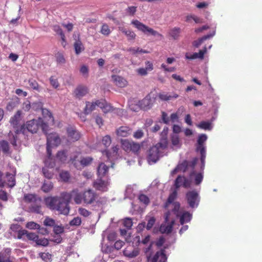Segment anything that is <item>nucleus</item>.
<instances>
[{"label": "nucleus", "mask_w": 262, "mask_h": 262, "mask_svg": "<svg viewBox=\"0 0 262 262\" xmlns=\"http://www.w3.org/2000/svg\"><path fill=\"white\" fill-rule=\"evenodd\" d=\"M215 31H214L211 33H210L209 34H207L206 35L203 36L202 37L199 38L198 40L195 41L194 42L193 45L195 47H199L203 43V42L204 40L213 37L215 35Z\"/></svg>", "instance_id": "nucleus-33"}, {"label": "nucleus", "mask_w": 262, "mask_h": 262, "mask_svg": "<svg viewBox=\"0 0 262 262\" xmlns=\"http://www.w3.org/2000/svg\"><path fill=\"white\" fill-rule=\"evenodd\" d=\"M144 133L142 129H139L133 134V137L137 139H139L144 136Z\"/></svg>", "instance_id": "nucleus-64"}, {"label": "nucleus", "mask_w": 262, "mask_h": 262, "mask_svg": "<svg viewBox=\"0 0 262 262\" xmlns=\"http://www.w3.org/2000/svg\"><path fill=\"white\" fill-rule=\"evenodd\" d=\"M184 181V176H179L174 181V186L177 189L180 187L181 186H183V183Z\"/></svg>", "instance_id": "nucleus-53"}, {"label": "nucleus", "mask_w": 262, "mask_h": 262, "mask_svg": "<svg viewBox=\"0 0 262 262\" xmlns=\"http://www.w3.org/2000/svg\"><path fill=\"white\" fill-rule=\"evenodd\" d=\"M41 122V118L28 121L26 122V128L29 132L32 133H36L39 128V123Z\"/></svg>", "instance_id": "nucleus-9"}, {"label": "nucleus", "mask_w": 262, "mask_h": 262, "mask_svg": "<svg viewBox=\"0 0 262 262\" xmlns=\"http://www.w3.org/2000/svg\"><path fill=\"white\" fill-rule=\"evenodd\" d=\"M59 196H47L44 198V203L46 206L51 210H55L57 206Z\"/></svg>", "instance_id": "nucleus-11"}, {"label": "nucleus", "mask_w": 262, "mask_h": 262, "mask_svg": "<svg viewBox=\"0 0 262 262\" xmlns=\"http://www.w3.org/2000/svg\"><path fill=\"white\" fill-rule=\"evenodd\" d=\"M42 171L43 176L46 178H47L48 179H51L53 178V173L50 171L48 169L47 167H43L42 169Z\"/></svg>", "instance_id": "nucleus-56"}, {"label": "nucleus", "mask_w": 262, "mask_h": 262, "mask_svg": "<svg viewBox=\"0 0 262 262\" xmlns=\"http://www.w3.org/2000/svg\"><path fill=\"white\" fill-rule=\"evenodd\" d=\"M167 258L165 250L161 249L156 252L151 262H166Z\"/></svg>", "instance_id": "nucleus-14"}, {"label": "nucleus", "mask_w": 262, "mask_h": 262, "mask_svg": "<svg viewBox=\"0 0 262 262\" xmlns=\"http://www.w3.org/2000/svg\"><path fill=\"white\" fill-rule=\"evenodd\" d=\"M118 29L126 35L128 40H133L136 38V34L133 31L127 30L123 26H119Z\"/></svg>", "instance_id": "nucleus-18"}, {"label": "nucleus", "mask_w": 262, "mask_h": 262, "mask_svg": "<svg viewBox=\"0 0 262 262\" xmlns=\"http://www.w3.org/2000/svg\"><path fill=\"white\" fill-rule=\"evenodd\" d=\"M26 235L27 238L29 240L36 242V240L38 239V235L34 233H29L26 230H19L17 233V238L18 239H21L23 236Z\"/></svg>", "instance_id": "nucleus-13"}, {"label": "nucleus", "mask_w": 262, "mask_h": 262, "mask_svg": "<svg viewBox=\"0 0 262 262\" xmlns=\"http://www.w3.org/2000/svg\"><path fill=\"white\" fill-rule=\"evenodd\" d=\"M131 25L135 27L138 30L142 32L145 35H151L152 36H158L160 38H162L163 37L162 34H160L158 31L144 25L137 19H134L132 20Z\"/></svg>", "instance_id": "nucleus-2"}, {"label": "nucleus", "mask_w": 262, "mask_h": 262, "mask_svg": "<svg viewBox=\"0 0 262 262\" xmlns=\"http://www.w3.org/2000/svg\"><path fill=\"white\" fill-rule=\"evenodd\" d=\"M68 157V151L67 150H62L58 151L56 154V158L60 162L64 163Z\"/></svg>", "instance_id": "nucleus-35"}, {"label": "nucleus", "mask_w": 262, "mask_h": 262, "mask_svg": "<svg viewBox=\"0 0 262 262\" xmlns=\"http://www.w3.org/2000/svg\"><path fill=\"white\" fill-rule=\"evenodd\" d=\"M139 252L137 249H133L130 250L128 248H125L123 251L124 256L129 258H133L138 255Z\"/></svg>", "instance_id": "nucleus-29"}, {"label": "nucleus", "mask_w": 262, "mask_h": 262, "mask_svg": "<svg viewBox=\"0 0 262 262\" xmlns=\"http://www.w3.org/2000/svg\"><path fill=\"white\" fill-rule=\"evenodd\" d=\"M53 29L57 34H59L60 36L61 39L63 41H66L64 34L63 33L61 28L59 25H56L53 26Z\"/></svg>", "instance_id": "nucleus-42"}, {"label": "nucleus", "mask_w": 262, "mask_h": 262, "mask_svg": "<svg viewBox=\"0 0 262 262\" xmlns=\"http://www.w3.org/2000/svg\"><path fill=\"white\" fill-rule=\"evenodd\" d=\"M78 211L80 215L85 217L91 214V212L90 211L82 207L79 208Z\"/></svg>", "instance_id": "nucleus-58"}, {"label": "nucleus", "mask_w": 262, "mask_h": 262, "mask_svg": "<svg viewBox=\"0 0 262 262\" xmlns=\"http://www.w3.org/2000/svg\"><path fill=\"white\" fill-rule=\"evenodd\" d=\"M158 96L161 100L168 101L173 99H177L179 97V95L176 93H173L172 95H170L164 93H160L159 94Z\"/></svg>", "instance_id": "nucleus-31"}, {"label": "nucleus", "mask_w": 262, "mask_h": 262, "mask_svg": "<svg viewBox=\"0 0 262 262\" xmlns=\"http://www.w3.org/2000/svg\"><path fill=\"white\" fill-rule=\"evenodd\" d=\"M95 102L96 106L99 107L104 113H107L113 110V107L105 100H97Z\"/></svg>", "instance_id": "nucleus-12"}, {"label": "nucleus", "mask_w": 262, "mask_h": 262, "mask_svg": "<svg viewBox=\"0 0 262 262\" xmlns=\"http://www.w3.org/2000/svg\"><path fill=\"white\" fill-rule=\"evenodd\" d=\"M20 111H18L10 119V122L14 127H17V125L19 124L20 121Z\"/></svg>", "instance_id": "nucleus-30"}, {"label": "nucleus", "mask_w": 262, "mask_h": 262, "mask_svg": "<svg viewBox=\"0 0 262 262\" xmlns=\"http://www.w3.org/2000/svg\"><path fill=\"white\" fill-rule=\"evenodd\" d=\"M141 108L147 110L150 108L152 105V101L150 95H147L143 99L139 102Z\"/></svg>", "instance_id": "nucleus-15"}, {"label": "nucleus", "mask_w": 262, "mask_h": 262, "mask_svg": "<svg viewBox=\"0 0 262 262\" xmlns=\"http://www.w3.org/2000/svg\"><path fill=\"white\" fill-rule=\"evenodd\" d=\"M138 199L140 202L143 203L145 206L148 205L150 203V200L149 198L144 194H141L139 195Z\"/></svg>", "instance_id": "nucleus-47"}, {"label": "nucleus", "mask_w": 262, "mask_h": 262, "mask_svg": "<svg viewBox=\"0 0 262 262\" xmlns=\"http://www.w3.org/2000/svg\"><path fill=\"white\" fill-rule=\"evenodd\" d=\"M131 129L128 126H121L117 130V134L121 137H127L130 134Z\"/></svg>", "instance_id": "nucleus-27"}, {"label": "nucleus", "mask_w": 262, "mask_h": 262, "mask_svg": "<svg viewBox=\"0 0 262 262\" xmlns=\"http://www.w3.org/2000/svg\"><path fill=\"white\" fill-rule=\"evenodd\" d=\"M74 48L76 55H79L84 50V47L81 41L78 39L74 43Z\"/></svg>", "instance_id": "nucleus-32"}, {"label": "nucleus", "mask_w": 262, "mask_h": 262, "mask_svg": "<svg viewBox=\"0 0 262 262\" xmlns=\"http://www.w3.org/2000/svg\"><path fill=\"white\" fill-rule=\"evenodd\" d=\"M109 167L104 163H101L97 168V173L99 178H102L108 172Z\"/></svg>", "instance_id": "nucleus-24"}, {"label": "nucleus", "mask_w": 262, "mask_h": 262, "mask_svg": "<svg viewBox=\"0 0 262 262\" xmlns=\"http://www.w3.org/2000/svg\"><path fill=\"white\" fill-rule=\"evenodd\" d=\"M121 144L123 149L126 151H132L136 154L138 153L141 146L139 143L127 139L122 140Z\"/></svg>", "instance_id": "nucleus-5"}, {"label": "nucleus", "mask_w": 262, "mask_h": 262, "mask_svg": "<svg viewBox=\"0 0 262 262\" xmlns=\"http://www.w3.org/2000/svg\"><path fill=\"white\" fill-rule=\"evenodd\" d=\"M118 150L119 146L116 145L112 147V152H110L108 150H104L103 152V154L106 155L108 159H110V158L112 157V155L113 156H116L117 155Z\"/></svg>", "instance_id": "nucleus-37"}, {"label": "nucleus", "mask_w": 262, "mask_h": 262, "mask_svg": "<svg viewBox=\"0 0 262 262\" xmlns=\"http://www.w3.org/2000/svg\"><path fill=\"white\" fill-rule=\"evenodd\" d=\"M35 243L38 245H40L42 246H47L49 244L48 240L46 238H39L38 237V239L36 240Z\"/></svg>", "instance_id": "nucleus-59"}, {"label": "nucleus", "mask_w": 262, "mask_h": 262, "mask_svg": "<svg viewBox=\"0 0 262 262\" xmlns=\"http://www.w3.org/2000/svg\"><path fill=\"white\" fill-rule=\"evenodd\" d=\"M178 166L180 171L185 172L189 168V161L184 160Z\"/></svg>", "instance_id": "nucleus-46"}, {"label": "nucleus", "mask_w": 262, "mask_h": 262, "mask_svg": "<svg viewBox=\"0 0 262 262\" xmlns=\"http://www.w3.org/2000/svg\"><path fill=\"white\" fill-rule=\"evenodd\" d=\"M6 185L10 188H12L15 185V175L9 172H7L5 176Z\"/></svg>", "instance_id": "nucleus-23"}, {"label": "nucleus", "mask_w": 262, "mask_h": 262, "mask_svg": "<svg viewBox=\"0 0 262 262\" xmlns=\"http://www.w3.org/2000/svg\"><path fill=\"white\" fill-rule=\"evenodd\" d=\"M88 93V89L83 85H79L74 91L75 97L80 99Z\"/></svg>", "instance_id": "nucleus-17"}, {"label": "nucleus", "mask_w": 262, "mask_h": 262, "mask_svg": "<svg viewBox=\"0 0 262 262\" xmlns=\"http://www.w3.org/2000/svg\"><path fill=\"white\" fill-rule=\"evenodd\" d=\"M53 188V184L51 182L45 181L41 186V190L45 193L50 192Z\"/></svg>", "instance_id": "nucleus-38"}, {"label": "nucleus", "mask_w": 262, "mask_h": 262, "mask_svg": "<svg viewBox=\"0 0 262 262\" xmlns=\"http://www.w3.org/2000/svg\"><path fill=\"white\" fill-rule=\"evenodd\" d=\"M111 141V137L108 135L104 136L102 140L103 144L106 147L110 145Z\"/></svg>", "instance_id": "nucleus-62"}, {"label": "nucleus", "mask_w": 262, "mask_h": 262, "mask_svg": "<svg viewBox=\"0 0 262 262\" xmlns=\"http://www.w3.org/2000/svg\"><path fill=\"white\" fill-rule=\"evenodd\" d=\"M98 195L94 190L89 189L83 192V203L86 205L94 203L98 199Z\"/></svg>", "instance_id": "nucleus-8"}, {"label": "nucleus", "mask_w": 262, "mask_h": 262, "mask_svg": "<svg viewBox=\"0 0 262 262\" xmlns=\"http://www.w3.org/2000/svg\"><path fill=\"white\" fill-rule=\"evenodd\" d=\"M177 196V190H174L169 195L168 199L165 203V207H168L169 205L172 203L174 200L176 199Z\"/></svg>", "instance_id": "nucleus-39"}, {"label": "nucleus", "mask_w": 262, "mask_h": 262, "mask_svg": "<svg viewBox=\"0 0 262 262\" xmlns=\"http://www.w3.org/2000/svg\"><path fill=\"white\" fill-rule=\"evenodd\" d=\"M174 222V221L172 220L167 224H162L160 227V231L162 233L169 234L171 233L172 230Z\"/></svg>", "instance_id": "nucleus-20"}, {"label": "nucleus", "mask_w": 262, "mask_h": 262, "mask_svg": "<svg viewBox=\"0 0 262 262\" xmlns=\"http://www.w3.org/2000/svg\"><path fill=\"white\" fill-rule=\"evenodd\" d=\"M112 79L115 84L119 87L123 88L127 84L126 80L121 76L113 75Z\"/></svg>", "instance_id": "nucleus-25"}, {"label": "nucleus", "mask_w": 262, "mask_h": 262, "mask_svg": "<svg viewBox=\"0 0 262 262\" xmlns=\"http://www.w3.org/2000/svg\"><path fill=\"white\" fill-rule=\"evenodd\" d=\"M28 82L29 84V87H28V88H31L37 91H39V84L35 79L32 78L29 79Z\"/></svg>", "instance_id": "nucleus-40"}, {"label": "nucleus", "mask_w": 262, "mask_h": 262, "mask_svg": "<svg viewBox=\"0 0 262 262\" xmlns=\"http://www.w3.org/2000/svg\"><path fill=\"white\" fill-rule=\"evenodd\" d=\"M171 141L173 146L177 147H180L181 143L180 142L179 136L177 135H172L171 137Z\"/></svg>", "instance_id": "nucleus-41"}, {"label": "nucleus", "mask_w": 262, "mask_h": 262, "mask_svg": "<svg viewBox=\"0 0 262 262\" xmlns=\"http://www.w3.org/2000/svg\"><path fill=\"white\" fill-rule=\"evenodd\" d=\"M0 149L5 155L10 156L12 154L9 144L6 140H3L0 141Z\"/></svg>", "instance_id": "nucleus-21"}, {"label": "nucleus", "mask_w": 262, "mask_h": 262, "mask_svg": "<svg viewBox=\"0 0 262 262\" xmlns=\"http://www.w3.org/2000/svg\"><path fill=\"white\" fill-rule=\"evenodd\" d=\"M100 32L104 35H109L111 33V30L110 29L108 26L106 24H103L101 26Z\"/></svg>", "instance_id": "nucleus-49"}, {"label": "nucleus", "mask_w": 262, "mask_h": 262, "mask_svg": "<svg viewBox=\"0 0 262 262\" xmlns=\"http://www.w3.org/2000/svg\"><path fill=\"white\" fill-rule=\"evenodd\" d=\"M47 143L55 146H58L61 143V139L58 134L56 133H52L47 135Z\"/></svg>", "instance_id": "nucleus-10"}, {"label": "nucleus", "mask_w": 262, "mask_h": 262, "mask_svg": "<svg viewBox=\"0 0 262 262\" xmlns=\"http://www.w3.org/2000/svg\"><path fill=\"white\" fill-rule=\"evenodd\" d=\"M26 228L30 229H39L40 228L39 225L34 222H28L26 225Z\"/></svg>", "instance_id": "nucleus-60"}, {"label": "nucleus", "mask_w": 262, "mask_h": 262, "mask_svg": "<svg viewBox=\"0 0 262 262\" xmlns=\"http://www.w3.org/2000/svg\"><path fill=\"white\" fill-rule=\"evenodd\" d=\"M43 224L46 226L54 227L55 221L53 219L47 217L43 221Z\"/></svg>", "instance_id": "nucleus-55"}, {"label": "nucleus", "mask_w": 262, "mask_h": 262, "mask_svg": "<svg viewBox=\"0 0 262 262\" xmlns=\"http://www.w3.org/2000/svg\"><path fill=\"white\" fill-rule=\"evenodd\" d=\"M123 226L127 228L130 229L133 226V221L130 218H125L123 221Z\"/></svg>", "instance_id": "nucleus-57"}, {"label": "nucleus", "mask_w": 262, "mask_h": 262, "mask_svg": "<svg viewBox=\"0 0 262 262\" xmlns=\"http://www.w3.org/2000/svg\"><path fill=\"white\" fill-rule=\"evenodd\" d=\"M192 215L187 211L183 212L180 216V222L181 225H183L185 223L190 221Z\"/></svg>", "instance_id": "nucleus-34"}, {"label": "nucleus", "mask_w": 262, "mask_h": 262, "mask_svg": "<svg viewBox=\"0 0 262 262\" xmlns=\"http://www.w3.org/2000/svg\"><path fill=\"white\" fill-rule=\"evenodd\" d=\"M107 182L102 180V178L97 179L94 183L93 186L98 190L106 191Z\"/></svg>", "instance_id": "nucleus-16"}, {"label": "nucleus", "mask_w": 262, "mask_h": 262, "mask_svg": "<svg viewBox=\"0 0 262 262\" xmlns=\"http://www.w3.org/2000/svg\"><path fill=\"white\" fill-rule=\"evenodd\" d=\"M35 203L30 207L31 211L38 214H42L40 203L37 202Z\"/></svg>", "instance_id": "nucleus-43"}, {"label": "nucleus", "mask_w": 262, "mask_h": 262, "mask_svg": "<svg viewBox=\"0 0 262 262\" xmlns=\"http://www.w3.org/2000/svg\"><path fill=\"white\" fill-rule=\"evenodd\" d=\"M168 128L164 129L162 132V137L160 142L151 147L148 150L147 160L149 163H155L159 160L163 150L166 149L168 146V140L166 137Z\"/></svg>", "instance_id": "nucleus-1"}, {"label": "nucleus", "mask_w": 262, "mask_h": 262, "mask_svg": "<svg viewBox=\"0 0 262 262\" xmlns=\"http://www.w3.org/2000/svg\"><path fill=\"white\" fill-rule=\"evenodd\" d=\"M59 176L62 181L65 182H68L70 178V174L69 172L66 171H61L60 173Z\"/></svg>", "instance_id": "nucleus-52"}, {"label": "nucleus", "mask_w": 262, "mask_h": 262, "mask_svg": "<svg viewBox=\"0 0 262 262\" xmlns=\"http://www.w3.org/2000/svg\"><path fill=\"white\" fill-rule=\"evenodd\" d=\"M63 196L70 202L73 200L77 205L81 204L83 202V192H81L78 188L73 189L70 192L64 191Z\"/></svg>", "instance_id": "nucleus-3"}, {"label": "nucleus", "mask_w": 262, "mask_h": 262, "mask_svg": "<svg viewBox=\"0 0 262 262\" xmlns=\"http://www.w3.org/2000/svg\"><path fill=\"white\" fill-rule=\"evenodd\" d=\"M186 199L188 204L192 208L197 207L200 201L199 193L194 190L189 191L186 193Z\"/></svg>", "instance_id": "nucleus-6"}, {"label": "nucleus", "mask_w": 262, "mask_h": 262, "mask_svg": "<svg viewBox=\"0 0 262 262\" xmlns=\"http://www.w3.org/2000/svg\"><path fill=\"white\" fill-rule=\"evenodd\" d=\"M181 30L179 27H174L170 29L168 32V36L173 40H178L180 37Z\"/></svg>", "instance_id": "nucleus-19"}, {"label": "nucleus", "mask_w": 262, "mask_h": 262, "mask_svg": "<svg viewBox=\"0 0 262 262\" xmlns=\"http://www.w3.org/2000/svg\"><path fill=\"white\" fill-rule=\"evenodd\" d=\"M63 192H61L55 210L58 211L60 214L68 215L69 213L70 207V201L63 198Z\"/></svg>", "instance_id": "nucleus-4"}, {"label": "nucleus", "mask_w": 262, "mask_h": 262, "mask_svg": "<svg viewBox=\"0 0 262 262\" xmlns=\"http://www.w3.org/2000/svg\"><path fill=\"white\" fill-rule=\"evenodd\" d=\"M207 138V136L205 134H202L199 136L198 140V145L196 147V150L199 151L201 154V161L203 166H204L206 158V150L203 143L206 141Z\"/></svg>", "instance_id": "nucleus-7"}, {"label": "nucleus", "mask_w": 262, "mask_h": 262, "mask_svg": "<svg viewBox=\"0 0 262 262\" xmlns=\"http://www.w3.org/2000/svg\"><path fill=\"white\" fill-rule=\"evenodd\" d=\"M68 137L72 141H76L80 139V135L79 133L74 129L73 128H68L67 129Z\"/></svg>", "instance_id": "nucleus-22"}, {"label": "nucleus", "mask_w": 262, "mask_h": 262, "mask_svg": "<svg viewBox=\"0 0 262 262\" xmlns=\"http://www.w3.org/2000/svg\"><path fill=\"white\" fill-rule=\"evenodd\" d=\"M195 174V178H194V183L196 185H198L202 182L203 179V174L201 172L195 173V172L194 171H192L190 174V177H191L192 176Z\"/></svg>", "instance_id": "nucleus-36"}, {"label": "nucleus", "mask_w": 262, "mask_h": 262, "mask_svg": "<svg viewBox=\"0 0 262 262\" xmlns=\"http://www.w3.org/2000/svg\"><path fill=\"white\" fill-rule=\"evenodd\" d=\"M24 201L26 203H40L41 199L40 198H37L35 194H26L24 195Z\"/></svg>", "instance_id": "nucleus-26"}, {"label": "nucleus", "mask_w": 262, "mask_h": 262, "mask_svg": "<svg viewBox=\"0 0 262 262\" xmlns=\"http://www.w3.org/2000/svg\"><path fill=\"white\" fill-rule=\"evenodd\" d=\"M53 231L56 234H60L64 232V227L62 226L55 225Z\"/></svg>", "instance_id": "nucleus-63"}, {"label": "nucleus", "mask_w": 262, "mask_h": 262, "mask_svg": "<svg viewBox=\"0 0 262 262\" xmlns=\"http://www.w3.org/2000/svg\"><path fill=\"white\" fill-rule=\"evenodd\" d=\"M41 258L46 262L51 261L52 255L49 253L41 252L39 254Z\"/></svg>", "instance_id": "nucleus-48"}, {"label": "nucleus", "mask_w": 262, "mask_h": 262, "mask_svg": "<svg viewBox=\"0 0 262 262\" xmlns=\"http://www.w3.org/2000/svg\"><path fill=\"white\" fill-rule=\"evenodd\" d=\"M196 126L202 129L205 130H210L211 129V123L209 122L202 121Z\"/></svg>", "instance_id": "nucleus-45"}, {"label": "nucleus", "mask_w": 262, "mask_h": 262, "mask_svg": "<svg viewBox=\"0 0 262 262\" xmlns=\"http://www.w3.org/2000/svg\"><path fill=\"white\" fill-rule=\"evenodd\" d=\"M56 61L59 64H63L66 62V59L62 53L58 52L55 55Z\"/></svg>", "instance_id": "nucleus-54"}, {"label": "nucleus", "mask_w": 262, "mask_h": 262, "mask_svg": "<svg viewBox=\"0 0 262 262\" xmlns=\"http://www.w3.org/2000/svg\"><path fill=\"white\" fill-rule=\"evenodd\" d=\"M96 104L95 102L86 101L85 102V106L84 108V113L85 115L90 114L92 111H94L96 108Z\"/></svg>", "instance_id": "nucleus-28"}, {"label": "nucleus", "mask_w": 262, "mask_h": 262, "mask_svg": "<svg viewBox=\"0 0 262 262\" xmlns=\"http://www.w3.org/2000/svg\"><path fill=\"white\" fill-rule=\"evenodd\" d=\"M128 51H130L133 54H136L138 53H149V51L143 50L142 49H140V48L138 47L137 48H130L128 49Z\"/></svg>", "instance_id": "nucleus-51"}, {"label": "nucleus", "mask_w": 262, "mask_h": 262, "mask_svg": "<svg viewBox=\"0 0 262 262\" xmlns=\"http://www.w3.org/2000/svg\"><path fill=\"white\" fill-rule=\"evenodd\" d=\"M93 160L90 157H83L80 159V163L83 167L87 166L91 164Z\"/></svg>", "instance_id": "nucleus-44"}, {"label": "nucleus", "mask_w": 262, "mask_h": 262, "mask_svg": "<svg viewBox=\"0 0 262 262\" xmlns=\"http://www.w3.org/2000/svg\"><path fill=\"white\" fill-rule=\"evenodd\" d=\"M80 73L85 77H88L89 75V68L88 67L83 65L80 69Z\"/></svg>", "instance_id": "nucleus-61"}, {"label": "nucleus", "mask_w": 262, "mask_h": 262, "mask_svg": "<svg viewBox=\"0 0 262 262\" xmlns=\"http://www.w3.org/2000/svg\"><path fill=\"white\" fill-rule=\"evenodd\" d=\"M81 224V219L80 217H75L70 222L69 225L71 226H79Z\"/></svg>", "instance_id": "nucleus-50"}]
</instances>
